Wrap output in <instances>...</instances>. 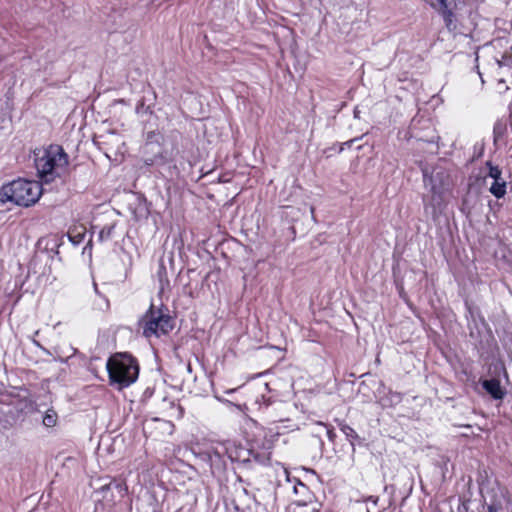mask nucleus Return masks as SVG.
I'll return each mask as SVG.
<instances>
[{
	"mask_svg": "<svg viewBox=\"0 0 512 512\" xmlns=\"http://www.w3.org/2000/svg\"><path fill=\"white\" fill-rule=\"evenodd\" d=\"M42 192L40 182L19 178L2 186L0 202H11L18 206L29 207L39 200Z\"/></svg>",
	"mask_w": 512,
	"mask_h": 512,
	"instance_id": "nucleus-4",
	"label": "nucleus"
},
{
	"mask_svg": "<svg viewBox=\"0 0 512 512\" xmlns=\"http://www.w3.org/2000/svg\"><path fill=\"white\" fill-rule=\"evenodd\" d=\"M316 428H317V436L319 438H320L321 434L324 433L331 442H334V440L336 438V433L333 428H331L328 425L321 423V422H319L317 424Z\"/></svg>",
	"mask_w": 512,
	"mask_h": 512,
	"instance_id": "nucleus-20",
	"label": "nucleus"
},
{
	"mask_svg": "<svg viewBox=\"0 0 512 512\" xmlns=\"http://www.w3.org/2000/svg\"><path fill=\"white\" fill-rule=\"evenodd\" d=\"M90 245H91V241H89V242L87 243L86 247H84V251H85V250H87L88 246H90Z\"/></svg>",
	"mask_w": 512,
	"mask_h": 512,
	"instance_id": "nucleus-35",
	"label": "nucleus"
},
{
	"mask_svg": "<svg viewBox=\"0 0 512 512\" xmlns=\"http://www.w3.org/2000/svg\"><path fill=\"white\" fill-rule=\"evenodd\" d=\"M506 498L500 489H491L485 498L488 512H500L503 510Z\"/></svg>",
	"mask_w": 512,
	"mask_h": 512,
	"instance_id": "nucleus-11",
	"label": "nucleus"
},
{
	"mask_svg": "<svg viewBox=\"0 0 512 512\" xmlns=\"http://www.w3.org/2000/svg\"><path fill=\"white\" fill-rule=\"evenodd\" d=\"M33 343H34L36 346H38V347L42 348V346L40 345V343H39V342H37L36 340H33Z\"/></svg>",
	"mask_w": 512,
	"mask_h": 512,
	"instance_id": "nucleus-34",
	"label": "nucleus"
},
{
	"mask_svg": "<svg viewBox=\"0 0 512 512\" xmlns=\"http://www.w3.org/2000/svg\"><path fill=\"white\" fill-rule=\"evenodd\" d=\"M109 384L121 391L133 383L139 376V364L135 357L128 352H117L106 362Z\"/></svg>",
	"mask_w": 512,
	"mask_h": 512,
	"instance_id": "nucleus-2",
	"label": "nucleus"
},
{
	"mask_svg": "<svg viewBox=\"0 0 512 512\" xmlns=\"http://www.w3.org/2000/svg\"><path fill=\"white\" fill-rule=\"evenodd\" d=\"M191 452L215 477H222L226 473L229 462L245 461L249 455L247 448L231 439L197 444L192 447Z\"/></svg>",
	"mask_w": 512,
	"mask_h": 512,
	"instance_id": "nucleus-1",
	"label": "nucleus"
},
{
	"mask_svg": "<svg viewBox=\"0 0 512 512\" xmlns=\"http://www.w3.org/2000/svg\"><path fill=\"white\" fill-rule=\"evenodd\" d=\"M85 234L84 233H69L68 238L72 242L74 246L80 245L84 240Z\"/></svg>",
	"mask_w": 512,
	"mask_h": 512,
	"instance_id": "nucleus-25",
	"label": "nucleus"
},
{
	"mask_svg": "<svg viewBox=\"0 0 512 512\" xmlns=\"http://www.w3.org/2000/svg\"><path fill=\"white\" fill-rule=\"evenodd\" d=\"M143 162L147 166H166L171 163L169 155L158 144L146 143Z\"/></svg>",
	"mask_w": 512,
	"mask_h": 512,
	"instance_id": "nucleus-9",
	"label": "nucleus"
},
{
	"mask_svg": "<svg viewBox=\"0 0 512 512\" xmlns=\"http://www.w3.org/2000/svg\"><path fill=\"white\" fill-rule=\"evenodd\" d=\"M353 114H354V118H356V119L360 118V111H359L358 107L354 108Z\"/></svg>",
	"mask_w": 512,
	"mask_h": 512,
	"instance_id": "nucleus-31",
	"label": "nucleus"
},
{
	"mask_svg": "<svg viewBox=\"0 0 512 512\" xmlns=\"http://www.w3.org/2000/svg\"><path fill=\"white\" fill-rule=\"evenodd\" d=\"M465 306H466V309H467V312L469 313V315L471 317H473V308H472V306L467 301L465 302Z\"/></svg>",
	"mask_w": 512,
	"mask_h": 512,
	"instance_id": "nucleus-30",
	"label": "nucleus"
},
{
	"mask_svg": "<svg viewBox=\"0 0 512 512\" xmlns=\"http://www.w3.org/2000/svg\"><path fill=\"white\" fill-rule=\"evenodd\" d=\"M298 505H305V502L298 501Z\"/></svg>",
	"mask_w": 512,
	"mask_h": 512,
	"instance_id": "nucleus-37",
	"label": "nucleus"
},
{
	"mask_svg": "<svg viewBox=\"0 0 512 512\" xmlns=\"http://www.w3.org/2000/svg\"><path fill=\"white\" fill-rule=\"evenodd\" d=\"M254 405L256 410L269 422L275 423L288 420V417L282 413L286 404L280 400L261 395L255 399Z\"/></svg>",
	"mask_w": 512,
	"mask_h": 512,
	"instance_id": "nucleus-8",
	"label": "nucleus"
},
{
	"mask_svg": "<svg viewBox=\"0 0 512 512\" xmlns=\"http://www.w3.org/2000/svg\"><path fill=\"white\" fill-rule=\"evenodd\" d=\"M314 210H315V209H314V207H311V208H310V211H311L312 216L314 215Z\"/></svg>",
	"mask_w": 512,
	"mask_h": 512,
	"instance_id": "nucleus-36",
	"label": "nucleus"
},
{
	"mask_svg": "<svg viewBox=\"0 0 512 512\" xmlns=\"http://www.w3.org/2000/svg\"><path fill=\"white\" fill-rule=\"evenodd\" d=\"M487 166L489 167L488 176L493 180H497L502 178V171L498 166H493L490 162H487Z\"/></svg>",
	"mask_w": 512,
	"mask_h": 512,
	"instance_id": "nucleus-23",
	"label": "nucleus"
},
{
	"mask_svg": "<svg viewBox=\"0 0 512 512\" xmlns=\"http://www.w3.org/2000/svg\"><path fill=\"white\" fill-rule=\"evenodd\" d=\"M505 131H506L505 123H502V122L495 123L494 128H493L494 140L498 141L501 137H503V135L505 134Z\"/></svg>",
	"mask_w": 512,
	"mask_h": 512,
	"instance_id": "nucleus-22",
	"label": "nucleus"
},
{
	"mask_svg": "<svg viewBox=\"0 0 512 512\" xmlns=\"http://www.w3.org/2000/svg\"><path fill=\"white\" fill-rule=\"evenodd\" d=\"M25 394L22 395L20 392L17 394L2 395L0 403L6 404L8 407L7 411H4V416L7 417L12 425L17 421L20 415L33 411L34 401L28 397L27 390L21 389Z\"/></svg>",
	"mask_w": 512,
	"mask_h": 512,
	"instance_id": "nucleus-7",
	"label": "nucleus"
},
{
	"mask_svg": "<svg viewBox=\"0 0 512 512\" xmlns=\"http://www.w3.org/2000/svg\"><path fill=\"white\" fill-rule=\"evenodd\" d=\"M157 275L159 278L160 290L164 291L166 288L169 287V280L167 277L166 267L162 262L159 264Z\"/></svg>",
	"mask_w": 512,
	"mask_h": 512,
	"instance_id": "nucleus-19",
	"label": "nucleus"
},
{
	"mask_svg": "<svg viewBox=\"0 0 512 512\" xmlns=\"http://www.w3.org/2000/svg\"><path fill=\"white\" fill-rule=\"evenodd\" d=\"M34 165L38 177L46 182H52L60 177L68 166V155L60 145H50L34 152Z\"/></svg>",
	"mask_w": 512,
	"mask_h": 512,
	"instance_id": "nucleus-3",
	"label": "nucleus"
},
{
	"mask_svg": "<svg viewBox=\"0 0 512 512\" xmlns=\"http://www.w3.org/2000/svg\"><path fill=\"white\" fill-rule=\"evenodd\" d=\"M506 181L502 178L493 180L492 185L490 186V193L496 198H503L506 194Z\"/></svg>",
	"mask_w": 512,
	"mask_h": 512,
	"instance_id": "nucleus-16",
	"label": "nucleus"
},
{
	"mask_svg": "<svg viewBox=\"0 0 512 512\" xmlns=\"http://www.w3.org/2000/svg\"><path fill=\"white\" fill-rule=\"evenodd\" d=\"M141 111L150 112V113L152 112L150 110V106H145L144 99L139 100L137 103V106H136V112L140 113Z\"/></svg>",
	"mask_w": 512,
	"mask_h": 512,
	"instance_id": "nucleus-27",
	"label": "nucleus"
},
{
	"mask_svg": "<svg viewBox=\"0 0 512 512\" xmlns=\"http://www.w3.org/2000/svg\"><path fill=\"white\" fill-rule=\"evenodd\" d=\"M338 427L340 431L345 435L346 439L350 442L353 448L356 443L359 445L362 444L363 439H361L357 432L345 421H338Z\"/></svg>",
	"mask_w": 512,
	"mask_h": 512,
	"instance_id": "nucleus-14",
	"label": "nucleus"
},
{
	"mask_svg": "<svg viewBox=\"0 0 512 512\" xmlns=\"http://www.w3.org/2000/svg\"><path fill=\"white\" fill-rule=\"evenodd\" d=\"M237 389H228L225 391L226 394L234 393Z\"/></svg>",
	"mask_w": 512,
	"mask_h": 512,
	"instance_id": "nucleus-33",
	"label": "nucleus"
},
{
	"mask_svg": "<svg viewBox=\"0 0 512 512\" xmlns=\"http://www.w3.org/2000/svg\"><path fill=\"white\" fill-rule=\"evenodd\" d=\"M115 225L114 224H108L101 228V230L98 233V240L100 242L108 241L112 238L114 233Z\"/></svg>",
	"mask_w": 512,
	"mask_h": 512,
	"instance_id": "nucleus-21",
	"label": "nucleus"
},
{
	"mask_svg": "<svg viewBox=\"0 0 512 512\" xmlns=\"http://www.w3.org/2000/svg\"><path fill=\"white\" fill-rule=\"evenodd\" d=\"M422 174L424 186L431 192L430 203H426V197H423L424 208L425 210L432 208L433 215H436L437 210H440L443 204L445 179L447 178V175L444 171L439 169H433L430 172L427 167L422 169Z\"/></svg>",
	"mask_w": 512,
	"mask_h": 512,
	"instance_id": "nucleus-6",
	"label": "nucleus"
},
{
	"mask_svg": "<svg viewBox=\"0 0 512 512\" xmlns=\"http://www.w3.org/2000/svg\"><path fill=\"white\" fill-rule=\"evenodd\" d=\"M286 478L288 482L293 483V492L296 495H306L309 494V488L306 484H304L301 480L294 478L290 479L289 473L285 470Z\"/></svg>",
	"mask_w": 512,
	"mask_h": 512,
	"instance_id": "nucleus-17",
	"label": "nucleus"
},
{
	"mask_svg": "<svg viewBox=\"0 0 512 512\" xmlns=\"http://www.w3.org/2000/svg\"><path fill=\"white\" fill-rule=\"evenodd\" d=\"M376 398L382 407L391 408L402 402L403 394L391 390L383 382H380L376 391Z\"/></svg>",
	"mask_w": 512,
	"mask_h": 512,
	"instance_id": "nucleus-10",
	"label": "nucleus"
},
{
	"mask_svg": "<svg viewBox=\"0 0 512 512\" xmlns=\"http://www.w3.org/2000/svg\"><path fill=\"white\" fill-rule=\"evenodd\" d=\"M247 451L249 452V455L246 456L248 459L245 461H238L239 463L267 465L270 461V456L267 452H256L253 449H247Z\"/></svg>",
	"mask_w": 512,
	"mask_h": 512,
	"instance_id": "nucleus-15",
	"label": "nucleus"
},
{
	"mask_svg": "<svg viewBox=\"0 0 512 512\" xmlns=\"http://www.w3.org/2000/svg\"><path fill=\"white\" fill-rule=\"evenodd\" d=\"M58 421V415L54 409H48L45 412V415L42 420V424L47 427L51 428L54 427L57 424Z\"/></svg>",
	"mask_w": 512,
	"mask_h": 512,
	"instance_id": "nucleus-18",
	"label": "nucleus"
},
{
	"mask_svg": "<svg viewBox=\"0 0 512 512\" xmlns=\"http://www.w3.org/2000/svg\"><path fill=\"white\" fill-rule=\"evenodd\" d=\"M4 411L0 410V425L4 428V429H9L12 427V422H10V420L4 416Z\"/></svg>",
	"mask_w": 512,
	"mask_h": 512,
	"instance_id": "nucleus-26",
	"label": "nucleus"
},
{
	"mask_svg": "<svg viewBox=\"0 0 512 512\" xmlns=\"http://www.w3.org/2000/svg\"><path fill=\"white\" fill-rule=\"evenodd\" d=\"M138 329L142 331L143 337L160 338L168 335L175 326V320L169 314V310L163 304L160 307L150 305L148 310L139 318Z\"/></svg>",
	"mask_w": 512,
	"mask_h": 512,
	"instance_id": "nucleus-5",
	"label": "nucleus"
},
{
	"mask_svg": "<svg viewBox=\"0 0 512 512\" xmlns=\"http://www.w3.org/2000/svg\"><path fill=\"white\" fill-rule=\"evenodd\" d=\"M482 387L495 400H501L505 396V392L501 387L500 381L496 378L484 380L482 382Z\"/></svg>",
	"mask_w": 512,
	"mask_h": 512,
	"instance_id": "nucleus-12",
	"label": "nucleus"
},
{
	"mask_svg": "<svg viewBox=\"0 0 512 512\" xmlns=\"http://www.w3.org/2000/svg\"><path fill=\"white\" fill-rule=\"evenodd\" d=\"M215 398H216L218 401L223 402V403H228V402H229L228 400L223 399V398L218 397V396H215Z\"/></svg>",
	"mask_w": 512,
	"mask_h": 512,
	"instance_id": "nucleus-32",
	"label": "nucleus"
},
{
	"mask_svg": "<svg viewBox=\"0 0 512 512\" xmlns=\"http://www.w3.org/2000/svg\"><path fill=\"white\" fill-rule=\"evenodd\" d=\"M153 393H154V389H153V388H151V387H147V388L144 390V392H143L142 400H143V401H145V400H147V399L151 398V397H152V395H153Z\"/></svg>",
	"mask_w": 512,
	"mask_h": 512,
	"instance_id": "nucleus-29",
	"label": "nucleus"
},
{
	"mask_svg": "<svg viewBox=\"0 0 512 512\" xmlns=\"http://www.w3.org/2000/svg\"><path fill=\"white\" fill-rule=\"evenodd\" d=\"M499 66H510L512 65V47L502 55L501 59L498 60Z\"/></svg>",
	"mask_w": 512,
	"mask_h": 512,
	"instance_id": "nucleus-24",
	"label": "nucleus"
},
{
	"mask_svg": "<svg viewBox=\"0 0 512 512\" xmlns=\"http://www.w3.org/2000/svg\"><path fill=\"white\" fill-rule=\"evenodd\" d=\"M361 138H362V137H355V138H353V139H350V140H348V141L344 142V143L342 144V146L340 147V150H339V151H340V152H342L345 148H350V147L353 145V143H354V142L358 141V140H359V139H361Z\"/></svg>",
	"mask_w": 512,
	"mask_h": 512,
	"instance_id": "nucleus-28",
	"label": "nucleus"
},
{
	"mask_svg": "<svg viewBox=\"0 0 512 512\" xmlns=\"http://www.w3.org/2000/svg\"><path fill=\"white\" fill-rule=\"evenodd\" d=\"M188 371H191V365L188 364V367H187Z\"/></svg>",
	"mask_w": 512,
	"mask_h": 512,
	"instance_id": "nucleus-38",
	"label": "nucleus"
},
{
	"mask_svg": "<svg viewBox=\"0 0 512 512\" xmlns=\"http://www.w3.org/2000/svg\"><path fill=\"white\" fill-rule=\"evenodd\" d=\"M115 490L120 498H123L127 494V486L124 482L110 481L99 488V491L103 494V498L108 499L107 493Z\"/></svg>",
	"mask_w": 512,
	"mask_h": 512,
	"instance_id": "nucleus-13",
	"label": "nucleus"
}]
</instances>
